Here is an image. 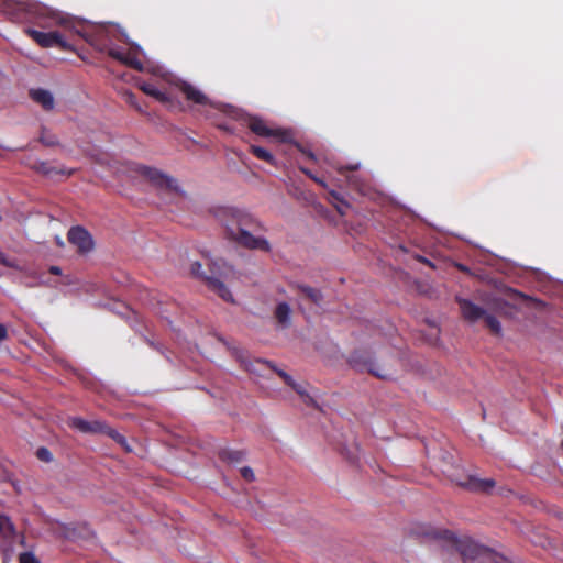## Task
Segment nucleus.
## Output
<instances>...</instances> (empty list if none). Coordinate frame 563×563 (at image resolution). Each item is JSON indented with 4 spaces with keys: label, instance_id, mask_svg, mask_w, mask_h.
<instances>
[{
    "label": "nucleus",
    "instance_id": "obj_32",
    "mask_svg": "<svg viewBox=\"0 0 563 563\" xmlns=\"http://www.w3.org/2000/svg\"><path fill=\"white\" fill-rule=\"evenodd\" d=\"M289 387H291L298 395H300L301 397H305L307 398L310 402L313 401V399L308 395L307 390L305 389V387L300 384H297L295 380L292 384H288Z\"/></svg>",
    "mask_w": 563,
    "mask_h": 563
},
{
    "label": "nucleus",
    "instance_id": "obj_34",
    "mask_svg": "<svg viewBox=\"0 0 563 563\" xmlns=\"http://www.w3.org/2000/svg\"><path fill=\"white\" fill-rule=\"evenodd\" d=\"M240 473H241V476L247 482H253L255 479V474H254L253 470L249 466L242 467L240 470Z\"/></svg>",
    "mask_w": 563,
    "mask_h": 563
},
{
    "label": "nucleus",
    "instance_id": "obj_8",
    "mask_svg": "<svg viewBox=\"0 0 563 563\" xmlns=\"http://www.w3.org/2000/svg\"><path fill=\"white\" fill-rule=\"evenodd\" d=\"M221 216L229 218L225 223L234 228V233H240L243 230H256L260 227V223L251 214L236 209L225 208L221 211Z\"/></svg>",
    "mask_w": 563,
    "mask_h": 563
},
{
    "label": "nucleus",
    "instance_id": "obj_25",
    "mask_svg": "<svg viewBox=\"0 0 563 563\" xmlns=\"http://www.w3.org/2000/svg\"><path fill=\"white\" fill-rule=\"evenodd\" d=\"M483 319L485 321L486 327L490 330L493 334L499 335L501 333V325L496 317L485 312Z\"/></svg>",
    "mask_w": 563,
    "mask_h": 563
},
{
    "label": "nucleus",
    "instance_id": "obj_41",
    "mask_svg": "<svg viewBox=\"0 0 563 563\" xmlns=\"http://www.w3.org/2000/svg\"><path fill=\"white\" fill-rule=\"evenodd\" d=\"M18 537H20V538H19V544H20L21 547H24V548H25V547H26V539H25L24 533H20Z\"/></svg>",
    "mask_w": 563,
    "mask_h": 563
},
{
    "label": "nucleus",
    "instance_id": "obj_18",
    "mask_svg": "<svg viewBox=\"0 0 563 563\" xmlns=\"http://www.w3.org/2000/svg\"><path fill=\"white\" fill-rule=\"evenodd\" d=\"M32 169H34L36 173L42 174L46 177H54L56 175H62L69 177L74 174V169H66V168H57L48 162L44 161H36L32 165Z\"/></svg>",
    "mask_w": 563,
    "mask_h": 563
},
{
    "label": "nucleus",
    "instance_id": "obj_2",
    "mask_svg": "<svg viewBox=\"0 0 563 563\" xmlns=\"http://www.w3.org/2000/svg\"><path fill=\"white\" fill-rule=\"evenodd\" d=\"M438 537L440 539L449 541L452 547L460 553L464 563L471 561H492L493 563H508L503 556L494 553L488 548H485L476 543L471 538H457L453 532L449 530L441 531Z\"/></svg>",
    "mask_w": 563,
    "mask_h": 563
},
{
    "label": "nucleus",
    "instance_id": "obj_16",
    "mask_svg": "<svg viewBox=\"0 0 563 563\" xmlns=\"http://www.w3.org/2000/svg\"><path fill=\"white\" fill-rule=\"evenodd\" d=\"M108 55L111 58L119 60L120 63H122L135 70H139V71L143 70V63L137 57V55L133 52H123L119 48H111L108 51Z\"/></svg>",
    "mask_w": 563,
    "mask_h": 563
},
{
    "label": "nucleus",
    "instance_id": "obj_38",
    "mask_svg": "<svg viewBox=\"0 0 563 563\" xmlns=\"http://www.w3.org/2000/svg\"><path fill=\"white\" fill-rule=\"evenodd\" d=\"M295 146L298 148V151H300L303 155L307 156V158H309L310 161H316V155L309 151V150H306L303 148L299 143H295Z\"/></svg>",
    "mask_w": 563,
    "mask_h": 563
},
{
    "label": "nucleus",
    "instance_id": "obj_9",
    "mask_svg": "<svg viewBox=\"0 0 563 563\" xmlns=\"http://www.w3.org/2000/svg\"><path fill=\"white\" fill-rule=\"evenodd\" d=\"M135 172L146 178L153 186L157 188H165L169 190H176L177 185L176 180L164 173H162L159 169L150 167L146 165H139L135 169Z\"/></svg>",
    "mask_w": 563,
    "mask_h": 563
},
{
    "label": "nucleus",
    "instance_id": "obj_36",
    "mask_svg": "<svg viewBox=\"0 0 563 563\" xmlns=\"http://www.w3.org/2000/svg\"><path fill=\"white\" fill-rule=\"evenodd\" d=\"M300 170L303 174H306L308 177H310L312 180H314L318 185L322 186L323 188H327L325 181L323 179L312 175V173L309 169H307L305 167H300Z\"/></svg>",
    "mask_w": 563,
    "mask_h": 563
},
{
    "label": "nucleus",
    "instance_id": "obj_12",
    "mask_svg": "<svg viewBox=\"0 0 563 563\" xmlns=\"http://www.w3.org/2000/svg\"><path fill=\"white\" fill-rule=\"evenodd\" d=\"M19 532L15 525L10 517L7 516L3 522V530L0 533V550L4 555H10L13 552V543L18 538Z\"/></svg>",
    "mask_w": 563,
    "mask_h": 563
},
{
    "label": "nucleus",
    "instance_id": "obj_11",
    "mask_svg": "<svg viewBox=\"0 0 563 563\" xmlns=\"http://www.w3.org/2000/svg\"><path fill=\"white\" fill-rule=\"evenodd\" d=\"M68 241L74 244L78 252L86 254L93 249L91 234L82 227H73L67 234Z\"/></svg>",
    "mask_w": 563,
    "mask_h": 563
},
{
    "label": "nucleus",
    "instance_id": "obj_20",
    "mask_svg": "<svg viewBox=\"0 0 563 563\" xmlns=\"http://www.w3.org/2000/svg\"><path fill=\"white\" fill-rule=\"evenodd\" d=\"M274 317L278 324L288 328L291 323V309L287 302H279L274 311Z\"/></svg>",
    "mask_w": 563,
    "mask_h": 563
},
{
    "label": "nucleus",
    "instance_id": "obj_13",
    "mask_svg": "<svg viewBox=\"0 0 563 563\" xmlns=\"http://www.w3.org/2000/svg\"><path fill=\"white\" fill-rule=\"evenodd\" d=\"M175 86L188 101L201 106L209 103L208 97L191 84L179 80Z\"/></svg>",
    "mask_w": 563,
    "mask_h": 563
},
{
    "label": "nucleus",
    "instance_id": "obj_33",
    "mask_svg": "<svg viewBox=\"0 0 563 563\" xmlns=\"http://www.w3.org/2000/svg\"><path fill=\"white\" fill-rule=\"evenodd\" d=\"M124 99L125 101L131 104L132 107H134L136 110L139 111H142L141 107L137 104L136 102V96L131 92V91H125L124 92Z\"/></svg>",
    "mask_w": 563,
    "mask_h": 563
},
{
    "label": "nucleus",
    "instance_id": "obj_3",
    "mask_svg": "<svg viewBox=\"0 0 563 563\" xmlns=\"http://www.w3.org/2000/svg\"><path fill=\"white\" fill-rule=\"evenodd\" d=\"M38 19L43 22H40V25L43 27H51L54 25H59L65 30H69L75 32L76 34L84 36L80 27L81 23L74 19L73 16L65 14L59 11H54L49 8L42 7L38 8Z\"/></svg>",
    "mask_w": 563,
    "mask_h": 563
},
{
    "label": "nucleus",
    "instance_id": "obj_24",
    "mask_svg": "<svg viewBox=\"0 0 563 563\" xmlns=\"http://www.w3.org/2000/svg\"><path fill=\"white\" fill-rule=\"evenodd\" d=\"M251 153L258 159L265 161L272 165H275V157L272 153H269L264 147L257 146V145H251L250 146Z\"/></svg>",
    "mask_w": 563,
    "mask_h": 563
},
{
    "label": "nucleus",
    "instance_id": "obj_31",
    "mask_svg": "<svg viewBox=\"0 0 563 563\" xmlns=\"http://www.w3.org/2000/svg\"><path fill=\"white\" fill-rule=\"evenodd\" d=\"M19 563H41V561L31 551L23 552L19 555Z\"/></svg>",
    "mask_w": 563,
    "mask_h": 563
},
{
    "label": "nucleus",
    "instance_id": "obj_7",
    "mask_svg": "<svg viewBox=\"0 0 563 563\" xmlns=\"http://www.w3.org/2000/svg\"><path fill=\"white\" fill-rule=\"evenodd\" d=\"M244 122L247 128L258 136H273L284 143L291 142V133L289 131L283 129H271L266 125L265 121L258 117L247 115L244 118Z\"/></svg>",
    "mask_w": 563,
    "mask_h": 563
},
{
    "label": "nucleus",
    "instance_id": "obj_15",
    "mask_svg": "<svg viewBox=\"0 0 563 563\" xmlns=\"http://www.w3.org/2000/svg\"><path fill=\"white\" fill-rule=\"evenodd\" d=\"M461 487L470 492H482L488 493L495 487V481L492 478H478L473 475H468L464 481L457 483Z\"/></svg>",
    "mask_w": 563,
    "mask_h": 563
},
{
    "label": "nucleus",
    "instance_id": "obj_40",
    "mask_svg": "<svg viewBox=\"0 0 563 563\" xmlns=\"http://www.w3.org/2000/svg\"><path fill=\"white\" fill-rule=\"evenodd\" d=\"M49 273L53 274V275H60L62 274V269L58 266H51L49 267Z\"/></svg>",
    "mask_w": 563,
    "mask_h": 563
},
{
    "label": "nucleus",
    "instance_id": "obj_6",
    "mask_svg": "<svg viewBox=\"0 0 563 563\" xmlns=\"http://www.w3.org/2000/svg\"><path fill=\"white\" fill-rule=\"evenodd\" d=\"M25 33L31 37L37 45L43 48L58 47L65 52H74L73 45L67 43L62 34L57 31L42 32L35 29H26Z\"/></svg>",
    "mask_w": 563,
    "mask_h": 563
},
{
    "label": "nucleus",
    "instance_id": "obj_10",
    "mask_svg": "<svg viewBox=\"0 0 563 563\" xmlns=\"http://www.w3.org/2000/svg\"><path fill=\"white\" fill-rule=\"evenodd\" d=\"M358 169V164L355 165H346L339 166L338 172L340 175L344 176L349 186L356 190L357 192L365 195L369 189L368 181L362 175L355 174Z\"/></svg>",
    "mask_w": 563,
    "mask_h": 563
},
{
    "label": "nucleus",
    "instance_id": "obj_23",
    "mask_svg": "<svg viewBox=\"0 0 563 563\" xmlns=\"http://www.w3.org/2000/svg\"><path fill=\"white\" fill-rule=\"evenodd\" d=\"M297 289L316 305H320L323 299L322 292L317 288L307 285H297Z\"/></svg>",
    "mask_w": 563,
    "mask_h": 563
},
{
    "label": "nucleus",
    "instance_id": "obj_26",
    "mask_svg": "<svg viewBox=\"0 0 563 563\" xmlns=\"http://www.w3.org/2000/svg\"><path fill=\"white\" fill-rule=\"evenodd\" d=\"M256 362L258 364H264V365L268 366L271 369H273L274 372H276V374L284 380V383L286 385L294 383V378L289 374H287L283 369H277L272 362H269V361H261V360H257Z\"/></svg>",
    "mask_w": 563,
    "mask_h": 563
},
{
    "label": "nucleus",
    "instance_id": "obj_19",
    "mask_svg": "<svg viewBox=\"0 0 563 563\" xmlns=\"http://www.w3.org/2000/svg\"><path fill=\"white\" fill-rule=\"evenodd\" d=\"M30 97L33 101L41 104L44 110H52L54 108V97L46 89H32L30 90Z\"/></svg>",
    "mask_w": 563,
    "mask_h": 563
},
{
    "label": "nucleus",
    "instance_id": "obj_42",
    "mask_svg": "<svg viewBox=\"0 0 563 563\" xmlns=\"http://www.w3.org/2000/svg\"><path fill=\"white\" fill-rule=\"evenodd\" d=\"M418 261H420L421 263L427 264L429 266H433L432 263L423 256H418Z\"/></svg>",
    "mask_w": 563,
    "mask_h": 563
},
{
    "label": "nucleus",
    "instance_id": "obj_21",
    "mask_svg": "<svg viewBox=\"0 0 563 563\" xmlns=\"http://www.w3.org/2000/svg\"><path fill=\"white\" fill-rule=\"evenodd\" d=\"M219 459L228 463H239L244 460L245 452L243 450H233L229 448L221 449L218 453Z\"/></svg>",
    "mask_w": 563,
    "mask_h": 563
},
{
    "label": "nucleus",
    "instance_id": "obj_14",
    "mask_svg": "<svg viewBox=\"0 0 563 563\" xmlns=\"http://www.w3.org/2000/svg\"><path fill=\"white\" fill-rule=\"evenodd\" d=\"M139 88L147 96L155 98L161 103L165 104L170 110L179 108L180 104L175 102L170 95L167 92L161 91L153 84L142 82L139 85Z\"/></svg>",
    "mask_w": 563,
    "mask_h": 563
},
{
    "label": "nucleus",
    "instance_id": "obj_1",
    "mask_svg": "<svg viewBox=\"0 0 563 563\" xmlns=\"http://www.w3.org/2000/svg\"><path fill=\"white\" fill-rule=\"evenodd\" d=\"M209 273L201 271L202 265L199 262L191 264L190 273L192 276L205 280L207 287L216 292L224 301L233 302V296L222 279L232 274V267L224 261L217 260L208 264Z\"/></svg>",
    "mask_w": 563,
    "mask_h": 563
},
{
    "label": "nucleus",
    "instance_id": "obj_39",
    "mask_svg": "<svg viewBox=\"0 0 563 563\" xmlns=\"http://www.w3.org/2000/svg\"><path fill=\"white\" fill-rule=\"evenodd\" d=\"M8 338V330L5 325L0 323V342Z\"/></svg>",
    "mask_w": 563,
    "mask_h": 563
},
{
    "label": "nucleus",
    "instance_id": "obj_28",
    "mask_svg": "<svg viewBox=\"0 0 563 563\" xmlns=\"http://www.w3.org/2000/svg\"><path fill=\"white\" fill-rule=\"evenodd\" d=\"M102 434H107L109 438L113 439L117 443H119L121 445H125L126 444L125 437L122 435L121 433H119L117 430H114L111 427H109L108 424H107V430L103 431Z\"/></svg>",
    "mask_w": 563,
    "mask_h": 563
},
{
    "label": "nucleus",
    "instance_id": "obj_4",
    "mask_svg": "<svg viewBox=\"0 0 563 563\" xmlns=\"http://www.w3.org/2000/svg\"><path fill=\"white\" fill-rule=\"evenodd\" d=\"M225 232L229 240L235 242L242 247L271 252V244L268 240L263 236H254L250 231L244 230L240 233H234V228L229 223H225Z\"/></svg>",
    "mask_w": 563,
    "mask_h": 563
},
{
    "label": "nucleus",
    "instance_id": "obj_27",
    "mask_svg": "<svg viewBox=\"0 0 563 563\" xmlns=\"http://www.w3.org/2000/svg\"><path fill=\"white\" fill-rule=\"evenodd\" d=\"M89 421L85 420L80 417H74L69 420V427L82 432V433H89Z\"/></svg>",
    "mask_w": 563,
    "mask_h": 563
},
{
    "label": "nucleus",
    "instance_id": "obj_22",
    "mask_svg": "<svg viewBox=\"0 0 563 563\" xmlns=\"http://www.w3.org/2000/svg\"><path fill=\"white\" fill-rule=\"evenodd\" d=\"M328 199L341 216H344L346 213V209L350 208V203L335 190L329 191Z\"/></svg>",
    "mask_w": 563,
    "mask_h": 563
},
{
    "label": "nucleus",
    "instance_id": "obj_5",
    "mask_svg": "<svg viewBox=\"0 0 563 563\" xmlns=\"http://www.w3.org/2000/svg\"><path fill=\"white\" fill-rule=\"evenodd\" d=\"M349 362L355 369H357V371L366 369L369 374H372L373 376H375L379 379L388 380V379H391L394 376V373L390 371V368H388L384 365L377 364L376 362L371 360V357L368 355H366L365 353H361V352L352 353Z\"/></svg>",
    "mask_w": 563,
    "mask_h": 563
},
{
    "label": "nucleus",
    "instance_id": "obj_29",
    "mask_svg": "<svg viewBox=\"0 0 563 563\" xmlns=\"http://www.w3.org/2000/svg\"><path fill=\"white\" fill-rule=\"evenodd\" d=\"M40 142L48 147L55 146L58 144V140L55 135L48 134L45 130L42 131L40 136Z\"/></svg>",
    "mask_w": 563,
    "mask_h": 563
},
{
    "label": "nucleus",
    "instance_id": "obj_35",
    "mask_svg": "<svg viewBox=\"0 0 563 563\" xmlns=\"http://www.w3.org/2000/svg\"><path fill=\"white\" fill-rule=\"evenodd\" d=\"M36 455L40 460L49 462L52 460V453L46 448H40L36 452Z\"/></svg>",
    "mask_w": 563,
    "mask_h": 563
},
{
    "label": "nucleus",
    "instance_id": "obj_37",
    "mask_svg": "<svg viewBox=\"0 0 563 563\" xmlns=\"http://www.w3.org/2000/svg\"><path fill=\"white\" fill-rule=\"evenodd\" d=\"M0 264L1 265H4L7 267H11V268H15L16 265L14 264V262L10 261L7 255L0 251Z\"/></svg>",
    "mask_w": 563,
    "mask_h": 563
},
{
    "label": "nucleus",
    "instance_id": "obj_17",
    "mask_svg": "<svg viewBox=\"0 0 563 563\" xmlns=\"http://www.w3.org/2000/svg\"><path fill=\"white\" fill-rule=\"evenodd\" d=\"M462 316L470 322H476L485 316V309L468 299L457 298Z\"/></svg>",
    "mask_w": 563,
    "mask_h": 563
},
{
    "label": "nucleus",
    "instance_id": "obj_30",
    "mask_svg": "<svg viewBox=\"0 0 563 563\" xmlns=\"http://www.w3.org/2000/svg\"><path fill=\"white\" fill-rule=\"evenodd\" d=\"M89 433H100L102 434L103 431L107 430V423L100 421V420H93V421H89Z\"/></svg>",
    "mask_w": 563,
    "mask_h": 563
}]
</instances>
